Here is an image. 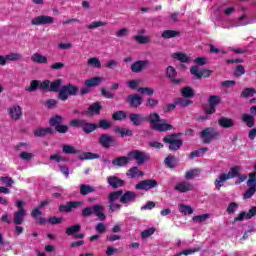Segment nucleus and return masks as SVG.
<instances>
[{
	"mask_svg": "<svg viewBox=\"0 0 256 256\" xmlns=\"http://www.w3.org/2000/svg\"><path fill=\"white\" fill-rule=\"evenodd\" d=\"M145 119L148 121V123H150V128H152L154 131L163 133L173 129V125L169 124L167 120L161 119V117L155 112L150 113L147 117H145Z\"/></svg>",
	"mask_w": 256,
	"mask_h": 256,
	"instance_id": "nucleus-1",
	"label": "nucleus"
},
{
	"mask_svg": "<svg viewBox=\"0 0 256 256\" xmlns=\"http://www.w3.org/2000/svg\"><path fill=\"white\" fill-rule=\"evenodd\" d=\"M199 135L203 143H211L212 141H215V139L221 137V132L218 127H206L199 133Z\"/></svg>",
	"mask_w": 256,
	"mask_h": 256,
	"instance_id": "nucleus-2",
	"label": "nucleus"
},
{
	"mask_svg": "<svg viewBox=\"0 0 256 256\" xmlns=\"http://www.w3.org/2000/svg\"><path fill=\"white\" fill-rule=\"evenodd\" d=\"M77 95H79V87L73 84H68L62 86L60 89L58 92V99H60V101H67L70 97Z\"/></svg>",
	"mask_w": 256,
	"mask_h": 256,
	"instance_id": "nucleus-3",
	"label": "nucleus"
},
{
	"mask_svg": "<svg viewBox=\"0 0 256 256\" xmlns=\"http://www.w3.org/2000/svg\"><path fill=\"white\" fill-rule=\"evenodd\" d=\"M23 201L18 200L16 202V207L18 208V211L14 213V223L15 225H21L23 224V221H25V217L27 216V211H25V208H23Z\"/></svg>",
	"mask_w": 256,
	"mask_h": 256,
	"instance_id": "nucleus-4",
	"label": "nucleus"
},
{
	"mask_svg": "<svg viewBox=\"0 0 256 256\" xmlns=\"http://www.w3.org/2000/svg\"><path fill=\"white\" fill-rule=\"evenodd\" d=\"M128 157L131 161H136L138 165H143L145 161H149V156L147 153L139 151V150H132L128 153Z\"/></svg>",
	"mask_w": 256,
	"mask_h": 256,
	"instance_id": "nucleus-5",
	"label": "nucleus"
},
{
	"mask_svg": "<svg viewBox=\"0 0 256 256\" xmlns=\"http://www.w3.org/2000/svg\"><path fill=\"white\" fill-rule=\"evenodd\" d=\"M164 143H168L170 151H177L183 145V142L177 135H168L163 138Z\"/></svg>",
	"mask_w": 256,
	"mask_h": 256,
	"instance_id": "nucleus-6",
	"label": "nucleus"
},
{
	"mask_svg": "<svg viewBox=\"0 0 256 256\" xmlns=\"http://www.w3.org/2000/svg\"><path fill=\"white\" fill-rule=\"evenodd\" d=\"M53 23H55V18H53V16H49V15H40V16H36L31 20V24L32 25H53Z\"/></svg>",
	"mask_w": 256,
	"mask_h": 256,
	"instance_id": "nucleus-7",
	"label": "nucleus"
},
{
	"mask_svg": "<svg viewBox=\"0 0 256 256\" xmlns=\"http://www.w3.org/2000/svg\"><path fill=\"white\" fill-rule=\"evenodd\" d=\"M157 185L158 183L155 180H142L135 185V189L137 191H149L150 189L157 187Z\"/></svg>",
	"mask_w": 256,
	"mask_h": 256,
	"instance_id": "nucleus-8",
	"label": "nucleus"
},
{
	"mask_svg": "<svg viewBox=\"0 0 256 256\" xmlns=\"http://www.w3.org/2000/svg\"><path fill=\"white\" fill-rule=\"evenodd\" d=\"M190 73L195 79H201L203 77H211L212 71L209 69H201L198 66H192L190 68Z\"/></svg>",
	"mask_w": 256,
	"mask_h": 256,
	"instance_id": "nucleus-9",
	"label": "nucleus"
},
{
	"mask_svg": "<svg viewBox=\"0 0 256 256\" xmlns=\"http://www.w3.org/2000/svg\"><path fill=\"white\" fill-rule=\"evenodd\" d=\"M7 113L9 117L12 119V121H19L21 117H23V110L21 109V106L19 105H13L10 106L7 109Z\"/></svg>",
	"mask_w": 256,
	"mask_h": 256,
	"instance_id": "nucleus-10",
	"label": "nucleus"
},
{
	"mask_svg": "<svg viewBox=\"0 0 256 256\" xmlns=\"http://www.w3.org/2000/svg\"><path fill=\"white\" fill-rule=\"evenodd\" d=\"M256 215V206H253L249 209L248 212H240L234 221H245V219H253Z\"/></svg>",
	"mask_w": 256,
	"mask_h": 256,
	"instance_id": "nucleus-11",
	"label": "nucleus"
},
{
	"mask_svg": "<svg viewBox=\"0 0 256 256\" xmlns=\"http://www.w3.org/2000/svg\"><path fill=\"white\" fill-rule=\"evenodd\" d=\"M149 65H150L149 61H136L131 65V71L133 73H141V71H144V69H147Z\"/></svg>",
	"mask_w": 256,
	"mask_h": 256,
	"instance_id": "nucleus-12",
	"label": "nucleus"
},
{
	"mask_svg": "<svg viewBox=\"0 0 256 256\" xmlns=\"http://www.w3.org/2000/svg\"><path fill=\"white\" fill-rule=\"evenodd\" d=\"M137 199V194L133 191H127L120 197V203H123L124 205H130V203H133Z\"/></svg>",
	"mask_w": 256,
	"mask_h": 256,
	"instance_id": "nucleus-13",
	"label": "nucleus"
},
{
	"mask_svg": "<svg viewBox=\"0 0 256 256\" xmlns=\"http://www.w3.org/2000/svg\"><path fill=\"white\" fill-rule=\"evenodd\" d=\"M31 62L38 63V65H47V63H49V59L47 58V56L36 52L31 56Z\"/></svg>",
	"mask_w": 256,
	"mask_h": 256,
	"instance_id": "nucleus-14",
	"label": "nucleus"
},
{
	"mask_svg": "<svg viewBox=\"0 0 256 256\" xmlns=\"http://www.w3.org/2000/svg\"><path fill=\"white\" fill-rule=\"evenodd\" d=\"M127 103L134 108L140 107L143 103V98L139 94H132L127 97Z\"/></svg>",
	"mask_w": 256,
	"mask_h": 256,
	"instance_id": "nucleus-15",
	"label": "nucleus"
},
{
	"mask_svg": "<svg viewBox=\"0 0 256 256\" xmlns=\"http://www.w3.org/2000/svg\"><path fill=\"white\" fill-rule=\"evenodd\" d=\"M129 119L133 125L136 127H139V125H143L145 123L146 118L143 116V114H137V113H132L129 115Z\"/></svg>",
	"mask_w": 256,
	"mask_h": 256,
	"instance_id": "nucleus-16",
	"label": "nucleus"
},
{
	"mask_svg": "<svg viewBox=\"0 0 256 256\" xmlns=\"http://www.w3.org/2000/svg\"><path fill=\"white\" fill-rule=\"evenodd\" d=\"M101 114V103L95 102L85 112L87 117H93V115H100Z\"/></svg>",
	"mask_w": 256,
	"mask_h": 256,
	"instance_id": "nucleus-17",
	"label": "nucleus"
},
{
	"mask_svg": "<svg viewBox=\"0 0 256 256\" xmlns=\"http://www.w3.org/2000/svg\"><path fill=\"white\" fill-rule=\"evenodd\" d=\"M83 207V202L76 201V202H69L64 206H60V211H66L67 213L73 211V209H79Z\"/></svg>",
	"mask_w": 256,
	"mask_h": 256,
	"instance_id": "nucleus-18",
	"label": "nucleus"
},
{
	"mask_svg": "<svg viewBox=\"0 0 256 256\" xmlns=\"http://www.w3.org/2000/svg\"><path fill=\"white\" fill-rule=\"evenodd\" d=\"M175 191H179V193H187L189 191H193V184L189 182H179L175 186Z\"/></svg>",
	"mask_w": 256,
	"mask_h": 256,
	"instance_id": "nucleus-19",
	"label": "nucleus"
},
{
	"mask_svg": "<svg viewBox=\"0 0 256 256\" xmlns=\"http://www.w3.org/2000/svg\"><path fill=\"white\" fill-rule=\"evenodd\" d=\"M218 125L223 127V129H231L235 126V120L228 117H221L218 119Z\"/></svg>",
	"mask_w": 256,
	"mask_h": 256,
	"instance_id": "nucleus-20",
	"label": "nucleus"
},
{
	"mask_svg": "<svg viewBox=\"0 0 256 256\" xmlns=\"http://www.w3.org/2000/svg\"><path fill=\"white\" fill-rule=\"evenodd\" d=\"M110 187L117 189L118 187H123L125 185V181L120 179L117 176H110L107 178Z\"/></svg>",
	"mask_w": 256,
	"mask_h": 256,
	"instance_id": "nucleus-21",
	"label": "nucleus"
},
{
	"mask_svg": "<svg viewBox=\"0 0 256 256\" xmlns=\"http://www.w3.org/2000/svg\"><path fill=\"white\" fill-rule=\"evenodd\" d=\"M145 175L143 171L139 170L138 167H132L126 172V177L129 179H139V177H143Z\"/></svg>",
	"mask_w": 256,
	"mask_h": 256,
	"instance_id": "nucleus-22",
	"label": "nucleus"
},
{
	"mask_svg": "<svg viewBox=\"0 0 256 256\" xmlns=\"http://www.w3.org/2000/svg\"><path fill=\"white\" fill-rule=\"evenodd\" d=\"M99 143L102 145V147H111L115 143V139L107 134H103L100 139Z\"/></svg>",
	"mask_w": 256,
	"mask_h": 256,
	"instance_id": "nucleus-23",
	"label": "nucleus"
},
{
	"mask_svg": "<svg viewBox=\"0 0 256 256\" xmlns=\"http://www.w3.org/2000/svg\"><path fill=\"white\" fill-rule=\"evenodd\" d=\"M103 81H105L103 77H94V78L87 79L84 82V85L85 87H90V88L97 87V85H101Z\"/></svg>",
	"mask_w": 256,
	"mask_h": 256,
	"instance_id": "nucleus-24",
	"label": "nucleus"
},
{
	"mask_svg": "<svg viewBox=\"0 0 256 256\" xmlns=\"http://www.w3.org/2000/svg\"><path fill=\"white\" fill-rule=\"evenodd\" d=\"M225 181H229L227 173H222L215 179L214 185L218 191L225 185Z\"/></svg>",
	"mask_w": 256,
	"mask_h": 256,
	"instance_id": "nucleus-25",
	"label": "nucleus"
},
{
	"mask_svg": "<svg viewBox=\"0 0 256 256\" xmlns=\"http://www.w3.org/2000/svg\"><path fill=\"white\" fill-rule=\"evenodd\" d=\"M112 163L116 167H125V165H129V163H131V160L129 158V154H127V156L114 159Z\"/></svg>",
	"mask_w": 256,
	"mask_h": 256,
	"instance_id": "nucleus-26",
	"label": "nucleus"
},
{
	"mask_svg": "<svg viewBox=\"0 0 256 256\" xmlns=\"http://www.w3.org/2000/svg\"><path fill=\"white\" fill-rule=\"evenodd\" d=\"M55 131L49 127L47 128H38L34 131L35 137H45L47 135H53Z\"/></svg>",
	"mask_w": 256,
	"mask_h": 256,
	"instance_id": "nucleus-27",
	"label": "nucleus"
},
{
	"mask_svg": "<svg viewBox=\"0 0 256 256\" xmlns=\"http://www.w3.org/2000/svg\"><path fill=\"white\" fill-rule=\"evenodd\" d=\"M174 61H180L181 63H189V56L183 52H175L171 55Z\"/></svg>",
	"mask_w": 256,
	"mask_h": 256,
	"instance_id": "nucleus-28",
	"label": "nucleus"
},
{
	"mask_svg": "<svg viewBox=\"0 0 256 256\" xmlns=\"http://www.w3.org/2000/svg\"><path fill=\"white\" fill-rule=\"evenodd\" d=\"M178 211H179V213H182V215H193L195 210L190 205L179 204Z\"/></svg>",
	"mask_w": 256,
	"mask_h": 256,
	"instance_id": "nucleus-29",
	"label": "nucleus"
},
{
	"mask_svg": "<svg viewBox=\"0 0 256 256\" xmlns=\"http://www.w3.org/2000/svg\"><path fill=\"white\" fill-rule=\"evenodd\" d=\"M115 133H118L120 137H133V131L131 129L123 128V127H116L114 129Z\"/></svg>",
	"mask_w": 256,
	"mask_h": 256,
	"instance_id": "nucleus-30",
	"label": "nucleus"
},
{
	"mask_svg": "<svg viewBox=\"0 0 256 256\" xmlns=\"http://www.w3.org/2000/svg\"><path fill=\"white\" fill-rule=\"evenodd\" d=\"M181 95L182 97H185V99H191L192 97H195V90L189 86H186L181 89Z\"/></svg>",
	"mask_w": 256,
	"mask_h": 256,
	"instance_id": "nucleus-31",
	"label": "nucleus"
},
{
	"mask_svg": "<svg viewBox=\"0 0 256 256\" xmlns=\"http://www.w3.org/2000/svg\"><path fill=\"white\" fill-rule=\"evenodd\" d=\"M63 87V80L57 79L53 82H50V91L59 93L60 89Z\"/></svg>",
	"mask_w": 256,
	"mask_h": 256,
	"instance_id": "nucleus-32",
	"label": "nucleus"
},
{
	"mask_svg": "<svg viewBox=\"0 0 256 256\" xmlns=\"http://www.w3.org/2000/svg\"><path fill=\"white\" fill-rule=\"evenodd\" d=\"M98 125L95 123H87L84 122L82 124V130L84 131V133H93V131H96V129H98Z\"/></svg>",
	"mask_w": 256,
	"mask_h": 256,
	"instance_id": "nucleus-33",
	"label": "nucleus"
},
{
	"mask_svg": "<svg viewBox=\"0 0 256 256\" xmlns=\"http://www.w3.org/2000/svg\"><path fill=\"white\" fill-rule=\"evenodd\" d=\"M93 215L101 219L102 221L105 220V214L103 213V206L95 205L93 206Z\"/></svg>",
	"mask_w": 256,
	"mask_h": 256,
	"instance_id": "nucleus-34",
	"label": "nucleus"
},
{
	"mask_svg": "<svg viewBox=\"0 0 256 256\" xmlns=\"http://www.w3.org/2000/svg\"><path fill=\"white\" fill-rule=\"evenodd\" d=\"M135 42L141 45H147L151 43V36L136 35L134 36Z\"/></svg>",
	"mask_w": 256,
	"mask_h": 256,
	"instance_id": "nucleus-35",
	"label": "nucleus"
},
{
	"mask_svg": "<svg viewBox=\"0 0 256 256\" xmlns=\"http://www.w3.org/2000/svg\"><path fill=\"white\" fill-rule=\"evenodd\" d=\"M88 67H91L92 69H101V60L97 57L89 58Z\"/></svg>",
	"mask_w": 256,
	"mask_h": 256,
	"instance_id": "nucleus-36",
	"label": "nucleus"
},
{
	"mask_svg": "<svg viewBox=\"0 0 256 256\" xmlns=\"http://www.w3.org/2000/svg\"><path fill=\"white\" fill-rule=\"evenodd\" d=\"M239 173H241V166H233L230 168L229 172L226 173V176H228V179H235Z\"/></svg>",
	"mask_w": 256,
	"mask_h": 256,
	"instance_id": "nucleus-37",
	"label": "nucleus"
},
{
	"mask_svg": "<svg viewBox=\"0 0 256 256\" xmlns=\"http://www.w3.org/2000/svg\"><path fill=\"white\" fill-rule=\"evenodd\" d=\"M209 217H211V214H201V215H196L192 218L193 223H205L207 221V219H209Z\"/></svg>",
	"mask_w": 256,
	"mask_h": 256,
	"instance_id": "nucleus-38",
	"label": "nucleus"
},
{
	"mask_svg": "<svg viewBox=\"0 0 256 256\" xmlns=\"http://www.w3.org/2000/svg\"><path fill=\"white\" fill-rule=\"evenodd\" d=\"M242 121L246 123L247 127H253L255 125V117L250 114L242 115Z\"/></svg>",
	"mask_w": 256,
	"mask_h": 256,
	"instance_id": "nucleus-39",
	"label": "nucleus"
},
{
	"mask_svg": "<svg viewBox=\"0 0 256 256\" xmlns=\"http://www.w3.org/2000/svg\"><path fill=\"white\" fill-rule=\"evenodd\" d=\"M41 215H43V211L41 210V208H35L32 211V217H34L35 219L38 220V223H45L47 220L45 218H40Z\"/></svg>",
	"mask_w": 256,
	"mask_h": 256,
	"instance_id": "nucleus-40",
	"label": "nucleus"
},
{
	"mask_svg": "<svg viewBox=\"0 0 256 256\" xmlns=\"http://www.w3.org/2000/svg\"><path fill=\"white\" fill-rule=\"evenodd\" d=\"M7 57V61H12V62H17V61H21V59H23V55L21 53H17V52H12L6 55Z\"/></svg>",
	"mask_w": 256,
	"mask_h": 256,
	"instance_id": "nucleus-41",
	"label": "nucleus"
},
{
	"mask_svg": "<svg viewBox=\"0 0 256 256\" xmlns=\"http://www.w3.org/2000/svg\"><path fill=\"white\" fill-rule=\"evenodd\" d=\"M98 27H107V22L105 21H94L86 26V29L93 30L98 29Z\"/></svg>",
	"mask_w": 256,
	"mask_h": 256,
	"instance_id": "nucleus-42",
	"label": "nucleus"
},
{
	"mask_svg": "<svg viewBox=\"0 0 256 256\" xmlns=\"http://www.w3.org/2000/svg\"><path fill=\"white\" fill-rule=\"evenodd\" d=\"M112 119L114 121H123V119H127V113L125 111H117L112 114Z\"/></svg>",
	"mask_w": 256,
	"mask_h": 256,
	"instance_id": "nucleus-43",
	"label": "nucleus"
},
{
	"mask_svg": "<svg viewBox=\"0 0 256 256\" xmlns=\"http://www.w3.org/2000/svg\"><path fill=\"white\" fill-rule=\"evenodd\" d=\"M38 87H39V80H32L30 82V85L25 88V91H27V93H35Z\"/></svg>",
	"mask_w": 256,
	"mask_h": 256,
	"instance_id": "nucleus-44",
	"label": "nucleus"
},
{
	"mask_svg": "<svg viewBox=\"0 0 256 256\" xmlns=\"http://www.w3.org/2000/svg\"><path fill=\"white\" fill-rule=\"evenodd\" d=\"M191 103H193V101L189 100V99H185V98H177L175 100V104L179 105V107H189V105H191Z\"/></svg>",
	"mask_w": 256,
	"mask_h": 256,
	"instance_id": "nucleus-45",
	"label": "nucleus"
},
{
	"mask_svg": "<svg viewBox=\"0 0 256 256\" xmlns=\"http://www.w3.org/2000/svg\"><path fill=\"white\" fill-rule=\"evenodd\" d=\"M129 33H130L129 28L124 27V28H120L115 33V36L118 37V39H123V37H128Z\"/></svg>",
	"mask_w": 256,
	"mask_h": 256,
	"instance_id": "nucleus-46",
	"label": "nucleus"
},
{
	"mask_svg": "<svg viewBox=\"0 0 256 256\" xmlns=\"http://www.w3.org/2000/svg\"><path fill=\"white\" fill-rule=\"evenodd\" d=\"M95 188L89 185H81L80 186V193L81 195H89V193H93Z\"/></svg>",
	"mask_w": 256,
	"mask_h": 256,
	"instance_id": "nucleus-47",
	"label": "nucleus"
},
{
	"mask_svg": "<svg viewBox=\"0 0 256 256\" xmlns=\"http://www.w3.org/2000/svg\"><path fill=\"white\" fill-rule=\"evenodd\" d=\"M179 35V32L173 31V30H165L162 33L163 39H171L173 37H177Z\"/></svg>",
	"mask_w": 256,
	"mask_h": 256,
	"instance_id": "nucleus-48",
	"label": "nucleus"
},
{
	"mask_svg": "<svg viewBox=\"0 0 256 256\" xmlns=\"http://www.w3.org/2000/svg\"><path fill=\"white\" fill-rule=\"evenodd\" d=\"M138 93H141V95H148L149 97H151V95L155 93V90L149 87H140L138 88Z\"/></svg>",
	"mask_w": 256,
	"mask_h": 256,
	"instance_id": "nucleus-49",
	"label": "nucleus"
},
{
	"mask_svg": "<svg viewBox=\"0 0 256 256\" xmlns=\"http://www.w3.org/2000/svg\"><path fill=\"white\" fill-rule=\"evenodd\" d=\"M208 102H209V105L211 107H217V105H219V103H221V97H219V96H210L208 98Z\"/></svg>",
	"mask_w": 256,
	"mask_h": 256,
	"instance_id": "nucleus-50",
	"label": "nucleus"
},
{
	"mask_svg": "<svg viewBox=\"0 0 256 256\" xmlns=\"http://www.w3.org/2000/svg\"><path fill=\"white\" fill-rule=\"evenodd\" d=\"M201 171L199 169H193L186 172L185 177L186 179H195V177H199Z\"/></svg>",
	"mask_w": 256,
	"mask_h": 256,
	"instance_id": "nucleus-51",
	"label": "nucleus"
},
{
	"mask_svg": "<svg viewBox=\"0 0 256 256\" xmlns=\"http://www.w3.org/2000/svg\"><path fill=\"white\" fill-rule=\"evenodd\" d=\"M63 123V117L61 116H54L50 119V125L52 127H57Z\"/></svg>",
	"mask_w": 256,
	"mask_h": 256,
	"instance_id": "nucleus-52",
	"label": "nucleus"
},
{
	"mask_svg": "<svg viewBox=\"0 0 256 256\" xmlns=\"http://www.w3.org/2000/svg\"><path fill=\"white\" fill-rule=\"evenodd\" d=\"M62 151L67 155H75L77 153V149L71 145H64Z\"/></svg>",
	"mask_w": 256,
	"mask_h": 256,
	"instance_id": "nucleus-53",
	"label": "nucleus"
},
{
	"mask_svg": "<svg viewBox=\"0 0 256 256\" xmlns=\"http://www.w3.org/2000/svg\"><path fill=\"white\" fill-rule=\"evenodd\" d=\"M39 88L42 89V91H51V81H39Z\"/></svg>",
	"mask_w": 256,
	"mask_h": 256,
	"instance_id": "nucleus-54",
	"label": "nucleus"
},
{
	"mask_svg": "<svg viewBox=\"0 0 256 256\" xmlns=\"http://www.w3.org/2000/svg\"><path fill=\"white\" fill-rule=\"evenodd\" d=\"M166 76L169 79H173V77H177V70L173 66H168L166 68Z\"/></svg>",
	"mask_w": 256,
	"mask_h": 256,
	"instance_id": "nucleus-55",
	"label": "nucleus"
},
{
	"mask_svg": "<svg viewBox=\"0 0 256 256\" xmlns=\"http://www.w3.org/2000/svg\"><path fill=\"white\" fill-rule=\"evenodd\" d=\"M130 89H137L139 91V85H141V79L130 80L127 82Z\"/></svg>",
	"mask_w": 256,
	"mask_h": 256,
	"instance_id": "nucleus-56",
	"label": "nucleus"
},
{
	"mask_svg": "<svg viewBox=\"0 0 256 256\" xmlns=\"http://www.w3.org/2000/svg\"><path fill=\"white\" fill-rule=\"evenodd\" d=\"M237 209H239V204H237V203H235V202H231V203L228 205L226 211H227V213H228L229 215H231V214L235 213V212L237 211Z\"/></svg>",
	"mask_w": 256,
	"mask_h": 256,
	"instance_id": "nucleus-57",
	"label": "nucleus"
},
{
	"mask_svg": "<svg viewBox=\"0 0 256 256\" xmlns=\"http://www.w3.org/2000/svg\"><path fill=\"white\" fill-rule=\"evenodd\" d=\"M156 229L154 227L148 228L142 232V239H149L151 235L155 233Z\"/></svg>",
	"mask_w": 256,
	"mask_h": 256,
	"instance_id": "nucleus-58",
	"label": "nucleus"
},
{
	"mask_svg": "<svg viewBox=\"0 0 256 256\" xmlns=\"http://www.w3.org/2000/svg\"><path fill=\"white\" fill-rule=\"evenodd\" d=\"M19 157L23 161H31V159H33V157H35V155H33V153H30V152H21Z\"/></svg>",
	"mask_w": 256,
	"mask_h": 256,
	"instance_id": "nucleus-59",
	"label": "nucleus"
},
{
	"mask_svg": "<svg viewBox=\"0 0 256 256\" xmlns=\"http://www.w3.org/2000/svg\"><path fill=\"white\" fill-rule=\"evenodd\" d=\"M81 226L79 224H76L74 226H70L66 229V233L68 235H73V233H77L78 231H80Z\"/></svg>",
	"mask_w": 256,
	"mask_h": 256,
	"instance_id": "nucleus-60",
	"label": "nucleus"
},
{
	"mask_svg": "<svg viewBox=\"0 0 256 256\" xmlns=\"http://www.w3.org/2000/svg\"><path fill=\"white\" fill-rule=\"evenodd\" d=\"M112 125L113 124L110 121H108L106 119H102V120L99 121V126L98 127H100V129H110V127Z\"/></svg>",
	"mask_w": 256,
	"mask_h": 256,
	"instance_id": "nucleus-61",
	"label": "nucleus"
},
{
	"mask_svg": "<svg viewBox=\"0 0 256 256\" xmlns=\"http://www.w3.org/2000/svg\"><path fill=\"white\" fill-rule=\"evenodd\" d=\"M157 105H159V100L155 99V98H148L146 101V107H157Z\"/></svg>",
	"mask_w": 256,
	"mask_h": 256,
	"instance_id": "nucleus-62",
	"label": "nucleus"
},
{
	"mask_svg": "<svg viewBox=\"0 0 256 256\" xmlns=\"http://www.w3.org/2000/svg\"><path fill=\"white\" fill-rule=\"evenodd\" d=\"M164 163H165L166 166H168L170 169H172V167H175V157L168 156L165 159Z\"/></svg>",
	"mask_w": 256,
	"mask_h": 256,
	"instance_id": "nucleus-63",
	"label": "nucleus"
},
{
	"mask_svg": "<svg viewBox=\"0 0 256 256\" xmlns=\"http://www.w3.org/2000/svg\"><path fill=\"white\" fill-rule=\"evenodd\" d=\"M255 94L254 88H246L242 92V97H253Z\"/></svg>",
	"mask_w": 256,
	"mask_h": 256,
	"instance_id": "nucleus-64",
	"label": "nucleus"
}]
</instances>
